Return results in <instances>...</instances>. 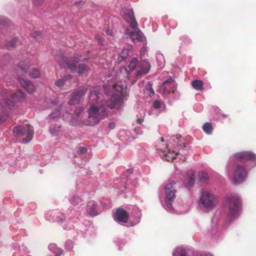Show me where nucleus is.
<instances>
[{
	"mask_svg": "<svg viewBox=\"0 0 256 256\" xmlns=\"http://www.w3.org/2000/svg\"><path fill=\"white\" fill-rule=\"evenodd\" d=\"M102 95L100 93L98 87L92 88L90 90V102L91 106L88 110V116L87 122L89 126L98 124L106 115L105 108L102 102Z\"/></svg>",
	"mask_w": 256,
	"mask_h": 256,
	"instance_id": "nucleus-1",
	"label": "nucleus"
},
{
	"mask_svg": "<svg viewBox=\"0 0 256 256\" xmlns=\"http://www.w3.org/2000/svg\"><path fill=\"white\" fill-rule=\"evenodd\" d=\"M103 88L105 94L111 96L110 101L107 102V106L111 109L120 108L124 102V93L126 92V86L117 83L112 86L104 85L103 86Z\"/></svg>",
	"mask_w": 256,
	"mask_h": 256,
	"instance_id": "nucleus-2",
	"label": "nucleus"
},
{
	"mask_svg": "<svg viewBox=\"0 0 256 256\" xmlns=\"http://www.w3.org/2000/svg\"><path fill=\"white\" fill-rule=\"evenodd\" d=\"M55 60L62 68H68L71 71L75 72L82 76L87 75L90 70V67L85 64H80L76 65L75 63L70 62L68 58L62 53L56 55Z\"/></svg>",
	"mask_w": 256,
	"mask_h": 256,
	"instance_id": "nucleus-3",
	"label": "nucleus"
},
{
	"mask_svg": "<svg viewBox=\"0 0 256 256\" xmlns=\"http://www.w3.org/2000/svg\"><path fill=\"white\" fill-rule=\"evenodd\" d=\"M224 207L228 210V215L230 218H234L239 214L240 200L236 194H230L225 200Z\"/></svg>",
	"mask_w": 256,
	"mask_h": 256,
	"instance_id": "nucleus-4",
	"label": "nucleus"
},
{
	"mask_svg": "<svg viewBox=\"0 0 256 256\" xmlns=\"http://www.w3.org/2000/svg\"><path fill=\"white\" fill-rule=\"evenodd\" d=\"M248 170L243 166L238 164L232 169L231 180L234 184H239L245 181L248 177Z\"/></svg>",
	"mask_w": 256,
	"mask_h": 256,
	"instance_id": "nucleus-5",
	"label": "nucleus"
},
{
	"mask_svg": "<svg viewBox=\"0 0 256 256\" xmlns=\"http://www.w3.org/2000/svg\"><path fill=\"white\" fill-rule=\"evenodd\" d=\"M14 136L20 137L26 135V138L23 139L25 142H30L34 136V128L32 126L28 124L26 126H14L12 130Z\"/></svg>",
	"mask_w": 256,
	"mask_h": 256,
	"instance_id": "nucleus-6",
	"label": "nucleus"
},
{
	"mask_svg": "<svg viewBox=\"0 0 256 256\" xmlns=\"http://www.w3.org/2000/svg\"><path fill=\"white\" fill-rule=\"evenodd\" d=\"M230 159L242 162L250 161L252 163L251 167L256 165V155L249 151L236 152L230 156Z\"/></svg>",
	"mask_w": 256,
	"mask_h": 256,
	"instance_id": "nucleus-7",
	"label": "nucleus"
},
{
	"mask_svg": "<svg viewBox=\"0 0 256 256\" xmlns=\"http://www.w3.org/2000/svg\"><path fill=\"white\" fill-rule=\"evenodd\" d=\"M9 96L12 100L6 98L4 99L2 102L6 108L8 109H10L14 106V102H20L24 99V94L22 90H18L14 94H10Z\"/></svg>",
	"mask_w": 256,
	"mask_h": 256,
	"instance_id": "nucleus-8",
	"label": "nucleus"
},
{
	"mask_svg": "<svg viewBox=\"0 0 256 256\" xmlns=\"http://www.w3.org/2000/svg\"><path fill=\"white\" fill-rule=\"evenodd\" d=\"M176 88L177 84L170 77L162 83V94L166 96L169 94L170 92L174 94L176 90Z\"/></svg>",
	"mask_w": 256,
	"mask_h": 256,
	"instance_id": "nucleus-9",
	"label": "nucleus"
},
{
	"mask_svg": "<svg viewBox=\"0 0 256 256\" xmlns=\"http://www.w3.org/2000/svg\"><path fill=\"white\" fill-rule=\"evenodd\" d=\"M87 91L88 90L86 88H81L72 92L71 94L70 98L68 101V104L72 106L78 104L81 98L86 93Z\"/></svg>",
	"mask_w": 256,
	"mask_h": 256,
	"instance_id": "nucleus-10",
	"label": "nucleus"
},
{
	"mask_svg": "<svg viewBox=\"0 0 256 256\" xmlns=\"http://www.w3.org/2000/svg\"><path fill=\"white\" fill-rule=\"evenodd\" d=\"M128 218V213L126 210L120 208L116 210L114 216V218L115 220L124 223L127 222Z\"/></svg>",
	"mask_w": 256,
	"mask_h": 256,
	"instance_id": "nucleus-11",
	"label": "nucleus"
},
{
	"mask_svg": "<svg viewBox=\"0 0 256 256\" xmlns=\"http://www.w3.org/2000/svg\"><path fill=\"white\" fill-rule=\"evenodd\" d=\"M138 70L136 74V78H139L142 74H148L150 68V64L148 62L143 60L140 62L138 64Z\"/></svg>",
	"mask_w": 256,
	"mask_h": 256,
	"instance_id": "nucleus-12",
	"label": "nucleus"
},
{
	"mask_svg": "<svg viewBox=\"0 0 256 256\" xmlns=\"http://www.w3.org/2000/svg\"><path fill=\"white\" fill-rule=\"evenodd\" d=\"M20 84L30 94L33 93L34 90V86L33 84L28 80L18 78Z\"/></svg>",
	"mask_w": 256,
	"mask_h": 256,
	"instance_id": "nucleus-13",
	"label": "nucleus"
},
{
	"mask_svg": "<svg viewBox=\"0 0 256 256\" xmlns=\"http://www.w3.org/2000/svg\"><path fill=\"white\" fill-rule=\"evenodd\" d=\"M195 172L193 170H190L186 174L184 181L186 186L188 188L192 187L195 182Z\"/></svg>",
	"mask_w": 256,
	"mask_h": 256,
	"instance_id": "nucleus-14",
	"label": "nucleus"
},
{
	"mask_svg": "<svg viewBox=\"0 0 256 256\" xmlns=\"http://www.w3.org/2000/svg\"><path fill=\"white\" fill-rule=\"evenodd\" d=\"M30 66L27 62H20L18 65L16 72L18 74L24 76L28 73Z\"/></svg>",
	"mask_w": 256,
	"mask_h": 256,
	"instance_id": "nucleus-15",
	"label": "nucleus"
},
{
	"mask_svg": "<svg viewBox=\"0 0 256 256\" xmlns=\"http://www.w3.org/2000/svg\"><path fill=\"white\" fill-rule=\"evenodd\" d=\"M169 188H171L170 184H166L165 186L166 200L168 204H170L176 198V188H173L172 191H168Z\"/></svg>",
	"mask_w": 256,
	"mask_h": 256,
	"instance_id": "nucleus-16",
	"label": "nucleus"
},
{
	"mask_svg": "<svg viewBox=\"0 0 256 256\" xmlns=\"http://www.w3.org/2000/svg\"><path fill=\"white\" fill-rule=\"evenodd\" d=\"M198 204L202 210L207 212L208 207V192L204 191L202 192Z\"/></svg>",
	"mask_w": 256,
	"mask_h": 256,
	"instance_id": "nucleus-17",
	"label": "nucleus"
},
{
	"mask_svg": "<svg viewBox=\"0 0 256 256\" xmlns=\"http://www.w3.org/2000/svg\"><path fill=\"white\" fill-rule=\"evenodd\" d=\"M126 21L130 24V26L134 30H135L138 29V24L135 20L134 14L132 10H130L128 11V15L126 16Z\"/></svg>",
	"mask_w": 256,
	"mask_h": 256,
	"instance_id": "nucleus-18",
	"label": "nucleus"
},
{
	"mask_svg": "<svg viewBox=\"0 0 256 256\" xmlns=\"http://www.w3.org/2000/svg\"><path fill=\"white\" fill-rule=\"evenodd\" d=\"M86 210L88 214L92 216L98 215L97 204L94 201H90L86 205Z\"/></svg>",
	"mask_w": 256,
	"mask_h": 256,
	"instance_id": "nucleus-19",
	"label": "nucleus"
},
{
	"mask_svg": "<svg viewBox=\"0 0 256 256\" xmlns=\"http://www.w3.org/2000/svg\"><path fill=\"white\" fill-rule=\"evenodd\" d=\"M129 34L132 40H136L139 42L142 41L144 38L142 32L139 29L130 32Z\"/></svg>",
	"mask_w": 256,
	"mask_h": 256,
	"instance_id": "nucleus-20",
	"label": "nucleus"
},
{
	"mask_svg": "<svg viewBox=\"0 0 256 256\" xmlns=\"http://www.w3.org/2000/svg\"><path fill=\"white\" fill-rule=\"evenodd\" d=\"M218 203V196L209 192V210L216 208Z\"/></svg>",
	"mask_w": 256,
	"mask_h": 256,
	"instance_id": "nucleus-21",
	"label": "nucleus"
},
{
	"mask_svg": "<svg viewBox=\"0 0 256 256\" xmlns=\"http://www.w3.org/2000/svg\"><path fill=\"white\" fill-rule=\"evenodd\" d=\"M172 140L178 144V149L186 146L185 143L184 142V140H182V136L180 135L177 134L172 136Z\"/></svg>",
	"mask_w": 256,
	"mask_h": 256,
	"instance_id": "nucleus-22",
	"label": "nucleus"
},
{
	"mask_svg": "<svg viewBox=\"0 0 256 256\" xmlns=\"http://www.w3.org/2000/svg\"><path fill=\"white\" fill-rule=\"evenodd\" d=\"M172 256H187V252L182 247H178L174 250Z\"/></svg>",
	"mask_w": 256,
	"mask_h": 256,
	"instance_id": "nucleus-23",
	"label": "nucleus"
},
{
	"mask_svg": "<svg viewBox=\"0 0 256 256\" xmlns=\"http://www.w3.org/2000/svg\"><path fill=\"white\" fill-rule=\"evenodd\" d=\"M82 58V55H80L76 53L74 54L73 56L70 59V62H74L76 64V63H78L80 61L84 62L85 60H88V58H84L83 59H80Z\"/></svg>",
	"mask_w": 256,
	"mask_h": 256,
	"instance_id": "nucleus-24",
	"label": "nucleus"
},
{
	"mask_svg": "<svg viewBox=\"0 0 256 256\" xmlns=\"http://www.w3.org/2000/svg\"><path fill=\"white\" fill-rule=\"evenodd\" d=\"M72 78L71 75H67L64 76L62 78L58 80L56 82L55 85L59 88H62L66 80Z\"/></svg>",
	"mask_w": 256,
	"mask_h": 256,
	"instance_id": "nucleus-25",
	"label": "nucleus"
},
{
	"mask_svg": "<svg viewBox=\"0 0 256 256\" xmlns=\"http://www.w3.org/2000/svg\"><path fill=\"white\" fill-rule=\"evenodd\" d=\"M28 76L32 78H38L40 76V72L37 68H32L28 71Z\"/></svg>",
	"mask_w": 256,
	"mask_h": 256,
	"instance_id": "nucleus-26",
	"label": "nucleus"
},
{
	"mask_svg": "<svg viewBox=\"0 0 256 256\" xmlns=\"http://www.w3.org/2000/svg\"><path fill=\"white\" fill-rule=\"evenodd\" d=\"M179 154L178 152H174L173 150L172 152H170V150H168V152L164 154V156L166 157V160L170 162V161H173L175 158L176 156H178Z\"/></svg>",
	"mask_w": 256,
	"mask_h": 256,
	"instance_id": "nucleus-27",
	"label": "nucleus"
},
{
	"mask_svg": "<svg viewBox=\"0 0 256 256\" xmlns=\"http://www.w3.org/2000/svg\"><path fill=\"white\" fill-rule=\"evenodd\" d=\"M192 86L196 90H202L203 88V82L200 80H194L192 82Z\"/></svg>",
	"mask_w": 256,
	"mask_h": 256,
	"instance_id": "nucleus-28",
	"label": "nucleus"
},
{
	"mask_svg": "<svg viewBox=\"0 0 256 256\" xmlns=\"http://www.w3.org/2000/svg\"><path fill=\"white\" fill-rule=\"evenodd\" d=\"M144 92L150 96H152L154 94V92L152 88V85L150 82H148L146 84L144 88Z\"/></svg>",
	"mask_w": 256,
	"mask_h": 256,
	"instance_id": "nucleus-29",
	"label": "nucleus"
},
{
	"mask_svg": "<svg viewBox=\"0 0 256 256\" xmlns=\"http://www.w3.org/2000/svg\"><path fill=\"white\" fill-rule=\"evenodd\" d=\"M208 178V174L204 171H200L198 173V180L202 182H205L207 181Z\"/></svg>",
	"mask_w": 256,
	"mask_h": 256,
	"instance_id": "nucleus-30",
	"label": "nucleus"
},
{
	"mask_svg": "<svg viewBox=\"0 0 256 256\" xmlns=\"http://www.w3.org/2000/svg\"><path fill=\"white\" fill-rule=\"evenodd\" d=\"M138 64V59L136 58H132V60H130L128 67L130 68V70H134L136 65Z\"/></svg>",
	"mask_w": 256,
	"mask_h": 256,
	"instance_id": "nucleus-31",
	"label": "nucleus"
},
{
	"mask_svg": "<svg viewBox=\"0 0 256 256\" xmlns=\"http://www.w3.org/2000/svg\"><path fill=\"white\" fill-rule=\"evenodd\" d=\"M18 42V38H14L10 41L6 45V46L8 50L13 48L15 47L16 43Z\"/></svg>",
	"mask_w": 256,
	"mask_h": 256,
	"instance_id": "nucleus-32",
	"label": "nucleus"
},
{
	"mask_svg": "<svg viewBox=\"0 0 256 256\" xmlns=\"http://www.w3.org/2000/svg\"><path fill=\"white\" fill-rule=\"evenodd\" d=\"M84 111V108L82 107H78L76 108L74 114L75 116H76L77 117H78L80 114L82 112Z\"/></svg>",
	"mask_w": 256,
	"mask_h": 256,
	"instance_id": "nucleus-33",
	"label": "nucleus"
},
{
	"mask_svg": "<svg viewBox=\"0 0 256 256\" xmlns=\"http://www.w3.org/2000/svg\"><path fill=\"white\" fill-rule=\"evenodd\" d=\"M120 56L122 58V59H125L127 58V56H128V50L124 49L123 50L120 54Z\"/></svg>",
	"mask_w": 256,
	"mask_h": 256,
	"instance_id": "nucleus-34",
	"label": "nucleus"
},
{
	"mask_svg": "<svg viewBox=\"0 0 256 256\" xmlns=\"http://www.w3.org/2000/svg\"><path fill=\"white\" fill-rule=\"evenodd\" d=\"M86 150H87V149L85 147L80 146L78 148L77 150V152L78 154H81L86 152Z\"/></svg>",
	"mask_w": 256,
	"mask_h": 256,
	"instance_id": "nucleus-35",
	"label": "nucleus"
},
{
	"mask_svg": "<svg viewBox=\"0 0 256 256\" xmlns=\"http://www.w3.org/2000/svg\"><path fill=\"white\" fill-rule=\"evenodd\" d=\"M153 106L155 108H159L161 106V102L159 100H155L154 102Z\"/></svg>",
	"mask_w": 256,
	"mask_h": 256,
	"instance_id": "nucleus-36",
	"label": "nucleus"
},
{
	"mask_svg": "<svg viewBox=\"0 0 256 256\" xmlns=\"http://www.w3.org/2000/svg\"><path fill=\"white\" fill-rule=\"evenodd\" d=\"M60 115V112L58 110L56 112H53L50 115V118H56L59 116Z\"/></svg>",
	"mask_w": 256,
	"mask_h": 256,
	"instance_id": "nucleus-37",
	"label": "nucleus"
},
{
	"mask_svg": "<svg viewBox=\"0 0 256 256\" xmlns=\"http://www.w3.org/2000/svg\"><path fill=\"white\" fill-rule=\"evenodd\" d=\"M176 184V182L174 180H172L169 183H168L167 184H170V186H171L170 188H169L168 191H172V190L173 188H176V186H174Z\"/></svg>",
	"mask_w": 256,
	"mask_h": 256,
	"instance_id": "nucleus-38",
	"label": "nucleus"
},
{
	"mask_svg": "<svg viewBox=\"0 0 256 256\" xmlns=\"http://www.w3.org/2000/svg\"><path fill=\"white\" fill-rule=\"evenodd\" d=\"M203 130L208 134V122H206L203 126Z\"/></svg>",
	"mask_w": 256,
	"mask_h": 256,
	"instance_id": "nucleus-39",
	"label": "nucleus"
},
{
	"mask_svg": "<svg viewBox=\"0 0 256 256\" xmlns=\"http://www.w3.org/2000/svg\"><path fill=\"white\" fill-rule=\"evenodd\" d=\"M58 130H54L52 128H50V132L51 134H52V135L54 136H56L58 134Z\"/></svg>",
	"mask_w": 256,
	"mask_h": 256,
	"instance_id": "nucleus-40",
	"label": "nucleus"
},
{
	"mask_svg": "<svg viewBox=\"0 0 256 256\" xmlns=\"http://www.w3.org/2000/svg\"><path fill=\"white\" fill-rule=\"evenodd\" d=\"M116 126V124L114 123V122H110L109 124H108V127L110 129H114V128Z\"/></svg>",
	"mask_w": 256,
	"mask_h": 256,
	"instance_id": "nucleus-41",
	"label": "nucleus"
},
{
	"mask_svg": "<svg viewBox=\"0 0 256 256\" xmlns=\"http://www.w3.org/2000/svg\"><path fill=\"white\" fill-rule=\"evenodd\" d=\"M40 35V32H34L33 34H32V36L34 37V38H36L38 36H39Z\"/></svg>",
	"mask_w": 256,
	"mask_h": 256,
	"instance_id": "nucleus-42",
	"label": "nucleus"
},
{
	"mask_svg": "<svg viewBox=\"0 0 256 256\" xmlns=\"http://www.w3.org/2000/svg\"><path fill=\"white\" fill-rule=\"evenodd\" d=\"M143 121H144V120H143V119H142V118H138V119L136 120V122H137V123H138V124H142V122H143Z\"/></svg>",
	"mask_w": 256,
	"mask_h": 256,
	"instance_id": "nucleus-43",
	"label": "nucleus"
},
{
	"mask_svg": "<svg viewBox=\"0 0 256 256\" xmlns=\"http://www.w3.org/2000/svg\"><path fill=\"white\" fill-rule=\"evenodd\" d=\"M208 128H209V134H211V132L213 129L212 128V124L210 123H209Z\"/></svg>",
	"mask_w": 256,
	"mask_h": 256,
	"instance_id": "nucleus-44",
	"label": "nucleus"
},
{
	"mask_svg": "<svg viewBox=\"0 0 256 256\" xmlns=\"http://www.w3.org/2000/svg\"><path fill=\"white\" fill-rule=\"evenodd\" d=\"M217 222H218V218H212V223H214V222L216 223Z\"/></svg>",
	"mask_w": 256,
	"mask_h": 256,
	"instance_id": "nucleus-45",
	"label": "nucleus"
},
{
	"mask_svg": "<svg viewBox=\"0 0 256 256\" xmlns=\"http://www.w3.org/2000/svg\"><path fill=\"white\" fill-rule=\"evenodd\" d=\"M160 140H161L162 142H163L164 141V138L161 137V138H160Z\"/></svg>",
	"mask_w": 256,
	"mask_h": 256,
	"instance_id": "nucleus-46",
	"label": "nucleus"
},
{
	"mask_svg": "<svg viewBox=\"0 0 256 256\" xmlns=\"http://www.w3.org/2000/svg\"><path fill=\"white\" fill-rule=\"evenodd\" d=\"M54 246V245H53V244H50V248L52 247V246Z\"/></svg>",
	"mask_w": 256,
	"mask_h": 256,
	"instance_id": "nucleus-47",
	"label": "nucleus"
},
{
	"mask_svg": "<svg viewBox=\"0 0 256 256\" xmlns=\"http://www.w3.org/2000/svg\"><path fill=\"white\" fill-rule=\"evenodd\" d=\"M72 204H75L73 202H72Z\"/></svg>",
	"mask_w": 256,
	"mask_h": 256,
	"instance_id": "nucleus-48",
	"label": "nucleus"
},
{
	"mask_svg": "<svg viewBox=\"0 0 256 256\" xmlns=\"http://www.w3.org/2000/svg\"><path fill=\"white\" fill-rule=\"evenodd\" d=\"M209 256H212L209 254Z\"/></svg>",
	"mask_w": 256,
	"mask_h": 256,
	"instance_id": "nucleus-49",
	"label": "nucleus"
},
{
	"mask_svg": "<svg viewBox=\"0 0 256 256\" xmlns=\"http://www.w3.org/2000/svg\"><path fill=\"white\" fill-rule=\"evenodd\" d=\"M205 256H207V255H206H206H205Z\"/></svg>",
	"mask_w": 256,
	"mask_h": 256,
	"instance_id": "nucleus-50",
	"label": "nucleus"
}]
</instances>
